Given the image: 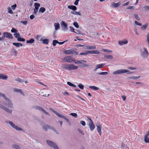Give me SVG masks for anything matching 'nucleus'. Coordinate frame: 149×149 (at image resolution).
<instances>
[{
    "mask_svg": "<svg viewBox=\"0 0 149 149\" xmlns=\"http://www.w3.org/2000/svg\"><path fill=\"white\" fill-rule=\"evenodd\" d=\"M5 122L9 124L13 128L15 129L16 130L22 131H24V130L22 128L19 127L18 126L16 125L11 121H5Z\"/></svg>",
    "mask_w": 149,
    "mask_h": 149,
    "instance_id": "nucleus-5",
    "label": "nucleus"
},
{
    "mask_svg": "<svg viewBox=\"0 0 149 149\" xmlns=\"http://www.w3.org/2000/svg\"><path fill=\"white\" fill-rule=\"evenodd\" d=\"M134 16L135 18L137 20H139L140 19V18L139 17L138 15L136 14H134Z\"/></svg>",
    "mask_w": 149,
    "mask_h": 149,
    "instance_id": "nucleus-38",
    "label": "nucleus"
},
{
    "mask_svg": "<svg viewBox=\"0 0 149 149\" xmlns=\"http://www.w3.org/2000/svg\"><path fill=\"white\" fill-rule=\"evenodd\" d=\"M149 136V134L147 133L144 136V141L146 143H149V138L148 137Z\"/></svg>",
    "mask_w": 149,
    "mask_h": 149,
    "instance_id": "nucleus-16",
    "label": "nucleus"
},
{
    "mask_svg": "<svg viewBox=\"0 0 149 149\" xmlns=\"http://www.w3.org/2000/svg\"><path fill=\"white\" fill-rule=\"evenodd\" d=\"M0 97H3L6 100V103L5 104V105L8 106V107L10 108H13V103L4 94L0 92Z\"/></svg>",
    "mask_w": 149,
    "mask_h": 149,
    "instance_id": "nucleus-2",
    "label": "nucleus"
},
{
    "mask_svg": "<svg viewBox=\"0 0 149 149\" xmlns=\"http://www.w3.org/2000/svg\"><path fill=\"white\" fill-rule=\"evenodd\" d=\"M8 38L10 39H12L13 36L12 34L8 32H6L3 34L2 38Z\"/></svg>",
    "mask_w": 149,
    "mask_h": 149,
    "instance_id": "nucleus-8",
    "label": "nucleus"
},
{
    "mask_svg": "<svg viewBox=\"0 0 149 149\" xmlns=\"http://www.w3.org/2000/svg\"><path fill=\"white\" fill-rule=\"evenodd\" d=\"M121 97L122 98L123 100L124 101L126 100V97L125 95H121Z\"/></svg>",
    "mask_w": 149,
    "mask_h": 149,
    "instance_id": "nucleus-56",
    "label": "nucleus"
},
{
    "mask_svg": "<svg viewBox=\"0 0 149 149\" xmlns=\"http://www.w3.org/2000/svg\"><path fill=\"white\" fill-rule=\"evenodd\" d=\"M62 61L63 62L69 63H73V62H74L76 64H82L84 65H86L85 63L86 62L85 61L81 60L76 61L74 58H71L70 56L64 57L62 58Z\"/></svg>",
    "mask_w": 149,
    "mask_h": 149,
    "instance_id": "nucleus-1",
    "label": "nucleus"
},
{
    "mask_svg": "<svg viewBox=\"0 0 149 149\" xmlns=\"http://www.w3.org/2000/svg\"><path fill=\"white\" fill-rule=\"evenodd\" d=\"M147 41L148 43V45H149V32L147 34Z\"/></svg>",
    "mask_w": 149,
    "mask_h": 149,
    "instance_id": "nucleus-55",
    "label": "nucleus"
},
{
    "mask_svg": "<svg viewBox=\"0 0 149 149\" xmlns=\"http://www.w3.org/2000/svg\"><path fill=\"white\" fill-rule=\"evenodd\" d=\"M120 5V2H118L117 3H111L112 6L114 8H117Z\"/></svg>",
    "mask_w": 149,
    "mask_h": 149,
    "instance_id": "nucleus-21",
    "label": "nucleus"
},
{
    "mask_svg": "<svg viewBox=\"0 0 149 149\" xmlns=\"http://www.w3.org/2000/svg\"><path fill=\"white\" fill-rule=\"evenodd\" d=\"M63 69L69 70L77 69L78 68L77 66H63Z\"/></svg>",
    "mask_w": 149,
    "mask_h": 149,
    "instance_id": "nucleus-10",
    "label": "nucleus"
},
{
    "mask_svg": "<svg viewBox=\"0 0 149 149\" xmlns=\"http://www.w3.org/2000/svg\"><path fill=\"white\" fill-rule=\"evenodd\" d=\"M87 118L88 119L90 120L89 122V126L90 130L92 131L95 128V125L91 118L89 117H87Z\"/></svg>",
    "mask_w": 149,
    "mask_h": 149,
    "instance_id": "nucleus-11",
    "label": "nucleus"
},
{
    "mask_svg": "<svg viewBox=\"0 0 149 149\" xmlns=\"http://www.w3.org/2000/svg\"><path fill=\"white\" fill-rule=\"evenodd\" d=\"M12 147L16 149H20L21 148V147L18 145L17 144H13Z\"/></svg>",
    "mask_w": 149,
    "mask_h": 149,
    "instance_id": "nucleus-28",
    "label": "nucleus"
},
{
    "mask_svg": "<svg viewBox=\"0 0 149 149\" xmlns=\"http://www.w3.org/2000/svg\"><path fill=\"white\" fill-rule=\"evenodd\" d=\"M78 86L81 89H84V86L81 84H79Z\"/></svg>",
    "mask_w": 149,
    "mask_h": 149,
    "instance_id": "nucleus-48",
    "label": "nucleus"
},
{
    "mask_svg": "<svg viewBox=\"0 0 149 149\" xmlns=\"http://www.w3.org/2000/svg\"><path fill=\"white\" fill-rule=\"evenodd\" d=\"M67 84L69 86H72L73 84H72L69 81H68L67 82Z\"/></svg>",
    "mask_w": 149,
    "mask_h": 149,
    "instance_id": "nucleus-64",
    "label": "nucleus"
},
{
    "mask_svg": "<svg viewBox=\"0 0 149 149\" xmlns=\"http://www.w3.org/2000/svg\"><path fill=\"white\" fill-rule=\"evenodd\" d=\"M0 108H1V109H3L5 111L8 113H12V110L8 108L5 106H4L1 103H0Z\"/></svg>",
    "mask_w": 149,
    "mask_h": 149,
    "instance_id": "nucleus-12",
    "label": "nucleus"
},
{
    "mask_svg": "<svg viewBox=\"0 0 149 149\" xmlns=\"http://www.w3.org/2000/svg\"><path fill=\"white\" fill-rule=\"evenodd\" d=\"M127 43L128 41L126 39L122 41H118V44L121 45H122L124 44H126Z\"/></svg>",
    "mask_w": 149,
    "mask_h": 149,
    "instance_id": "nucleus-17",
    "label": "nucleus"
},
{
    "mask_svg": "<svg viewBox=\"0 0 149 149\" xmlns=\"http://www.w3.org/2000/svg\"><path fill=\"white\" fill-rule=\"evenodd\" d=\"M34 5L35 6V9H36V10H38L40 6V4L39 3H34Z\"/></svg>",
    "mask_w": 149,
    "mask_h": 149,
    "instance_id": "nucleus-27",
    "label": "nucleus"
},
{
    "mask_svg": "<svg viewBox=\"0 0 149 149\" xmlns=\"http://www.w3.org/2000/svg\"><path fill=\"white\" fill-rule=\"evenodd\" d=\"M50 110L51 111H52L53 113H55L56 115L58 116L59 117L65 120L68 122V124L70 125H71V123L70 122L69 120L67 118V117L61 115L60 114H59L58 113V112H56V111L52 109H50Z\"/></svg>",
    "mask_w": 149,
    "mask_h": 149,
    "instance_id": "nucleus-6",
    "label": "nucleus"
},
{
    "mask_svg": "<svg viewBox=\"0 0 149 149\" xmlns=\"http://www.w3.org/2000/svg\"><path fill=\"white\" fill-rule=\"evenodd\" d=\"M97 127V130L98 131V133H99L100 136L101 134V127L102 125L99 123H98L96 125Z\"/></svg>",
    "mask_w": 149,
    "mask_h": 149,
    "instance_id": "nucleus-14",
    "label": "nucleus"
},
{
    "mask_svg": "<svg viewBox=\"0 0 149 149\" xmlns=\"http://www.w3.org/2000/svg\"><path fill=\"white\" fill-rule=\"evenodd\" d=\"M85 49H95L96 48V46L94 45L90 46L87 45L85 47Z\"/></svg>",
    "mask_w": 149,
    "mask_h": 149,
    "instance_id": "nucleus-19",
    "label": "nucleus"
},
{
    "mask_svg": "<svg viewBox=\"0 0 149 149\" xmlns=\"http://www.w3.org/2000/svg\"><path fill=\"white\" fill-rule=\"evenodd\" d=\"M128 69L132 70H134L136 69V68L133 67H130L128 68Z\"/></svg>",
    "mask_w": 149,
    "mask_h": 149,
    "instance_id": "nucleus-63",
    "label": "nucleus"
},
{
    "mask_svg": "<svg viewBox=\"0 0 149 149\" xmlns=\"http://www.w3.org/2000/svg\"><path fill=\"white\" fill-rule=\"evenodd\" d=\"M62 29L64 31H66L68 29L67 24L64 22L62 21L61 24Z\"/></svg>",
    "mask_w": 149,
    "mask_h": 149,
    "instance_id": "nucleus-13",
    "label": "nucleus"
},
{
    "mask_svg": "<svg viewBox=\"0 0 149 149\" xmlns=\"http://www.w3.org/2000/svg\"><path fill=\"white\" fill-rule=\"evenodd\" d=\"M73 24L76 28H78L79 27V25L77 22H74Z\"/></svg>",
    "mask_w": 149,
    "mask_h": 149,
    "instance_id": "nucleus-39",
    "label": "nucleus"
},
{
    "mask_svg": "<svg viewBox=\"0 0 149 149\" xmlns=\"http://www.w3.org/2000/svg\"><path fill=\"white\" fill-rule=\"evenodd\" d=\"M89 88L91 89L95 90H97L99 89L98 88L94 86H89Z\"/></svg>",
    "mask_w": 149,
    "mask_h": 149,
    "instance_id": "nucleus-32",
    "label": "nucleus"
},
{
    "mask_svg": "<svg viewBox=\"0 0 149 149\" xmlns=\"http://www.w3.org/2000/svg\"><path fill=\"white\" fill-rule=\"evenodd\" d=\"M17 40L19 41H23V42H24L25 41V40L24 38H21V37H18L17 38Z\"/></svg>",
    "mask_w": 149,
    "mask_h": 149,
    "instance_id": "nucleus-37",
    "label": "nucleus"
},
{
    "mask_svg": "<svg viewBox=\"0 0 149 149\" xmlns=\"http://www.w3.org/2000/svg\"><path fill=\"white\" fill-rule=\"evenodd\" d=\"M68 8L73 10V11H74L77 9V7L73 5L69 6H68Z\"/></svg>",
    "mask_w": 149,
    "mask_h": 149,
    "instance_id": "nucleus-22",
    "label": "nucleus"
},
{
    "mask_svg": "<svg viewBox=\"0 0 149 149\" xmlns=\"http://www.w3.org/2000/svg\"><path fill=\"white\" fill-rule=\"evenodd\" d=\"M98 74L100 75H106L107 74H108V73L107 72H105L99 73Z\"/></svg>",
    "mask_w": 149,
    "mask_h": 149,
    "instance_id": "nucleus-53",
    "label": "nucleus"
},
{
    "mask_svg": "<svg viewBox=\"0 0 149 149\" xmlns=\"http://www.w3.org/2000/svg\"><path fill=\"white\" fill-rule=\"evenodd\" d=\"M104 57L105 58L108 59H112L113 58V56L112 55H104Z\"/></svg>",
    "mask_w": 149,
    "mask_h": 149,
    "instance_id": "nucleus-35",
    "label": "nucleus"
},
{
    "mask_svg": "<svg viewBox=\"0 0 149 149\" xmlns=\"http://www.w3.org/2000/svg\"><path fill=\"white\" fill-rule=\"evenodd\" d=\"M34 41V40L33 39H31L29 40H28L26 41V43H27L32 44L33 43Z\"/></svg>",
    "mask_w": 149,
    "mask_h": 149,
    "instance_id": "nucleus-31",
    "label": "nucleus"
},
{
    "mask_svg": "<svg viewBox=\"0 0 149 149\" xmlns=\"http://www.w3.org/2000/svg\"><path fill=\"white\" fill-rule=\"evenodd\" d=\"M144 8L146 10H149V6H146L144 7Z\"/></svg>",
    "mask_w": 149,
    "mask_h": 149,
    "instance_id": "nucleus-62",
    "label": "nucleus"
},
{
    "mask_svg": "<svg viewBox=\"0 0 149 149\" xmlns=\"http://www.w3.org/2000/svg\"><path fill=\"white\" fill-rule=\"evenodd\" d=\"M42 111V112H43V113H45V114L47 115L48 116H50V115H49V113L47 112V111H46L45 109H44L43 108Z\"/></svg>",
    "mask_w": 149,
    "mask_h": 149,
    "instance_id": "nucleus-43",
    "label": "nucleus"
},
{
    "mask_svg": "<svg viewBox=\"0 0 149 149\" xmlns=\"http://www.w3.org/2000/svg\"><path fill=\"white\" fill-rule=\"evenodd\" d=\"M70 28L71 31L72 32L74 33L75 32V31H74V29L72 27L70 26Z\"/></svg>",
    "mask_w": 149,
    "mask_h": 149,
    "instance_id": "nucleus-58",
    "label": "nucleus"
},
{
    "mask_svg": "<svg viewBox=\"0 0 149 149\" xmlns=\"http://www.w3.org/2000/svg\"><path fill=\"white\" fill-rule=\"evenodd\" d=\"M11 32L12 33H17L18 32V31L17 30L14 28H12V29L11 30Z\"/></svg>",
    "mask_w": 149,
    "mask_h": 149,
    "instance_id": "nucleus-41",
    "label": "nucleus"
},
{
    "mask_svg": "<svg viewBox=\"0 0 149 149\" xmlns=\"http://www.w3.org/2000/svg\"><path fill=\"white\" fill-rule=\"evenodd\" d=\"M91 51V54H99L100 53L99 51L97 50H93Z\"/></svg>",
    "mask_w": 149,
    "mask_h": 149,
    "instance_id": "nucleus-34",
    "label": "nucleus"
},
{
    "mask_svg": "<svg viewBox=\"0 0 149 149\" xmlns=\"http://www.w3.org/2000/svg\"><path fill=\"white\" fill-rule=\"evenodd\" d=\"M13 91L15 92H17L20 93L22 95L24 96L25 95L24 92L22 91L21 89H18L16 88H13Z\"/></svg>",
    "mask_w": 149,
    "mask_h": 149,
    "instance_id": "nucleus-15",
    "label": "nucleus"
},
{
    "mask_svg": "<svg viewBox=\"0 0 149 149\" xmlns=\"http://www.w3.org/2000/svg\"><path fill=\"white\" fill-rule=\"evenodd\" d=\"M17 6V5L16 4H15L14 5H12V6H11V8H12L13 9V10H14L15 9L16 7Z\"/></svg>",
    "mask_w": 149,
    "mask_h": 149,
    "instance_id": "nucleus-57",
    "label": "nucleus"
},
{
    "mask_svg": "<svg viewBox=\"0 0 149 149\" xmlns=\"http://www.w3.org/2000/svg\"><path fill=\"white\" fill-rule=\"evenodd\" d=\"M80 124H81L83 126H85L86 125V123L84 121L82 120L80 121Z\"/></svg>",
    "mask_w": 149,
    "mask_h": 149,
    "instance_id": "nucleus-47",
    "label": "nucleus"
},
{
    "mask_svg": "<svg viewBox=\"0 0 149 149\" xmlns=\"http://www.w3.org/2000/svg\"><path fill=\"white\" fill-rule=\"evenodd\" d=\"M64 53L65 54H72L74 55H76L78 54V52L73 49H70L65 50L64 51Z\"/></svg>",
    "mask_w": 149,
    "mask_h": 149,
    "instance_id": "nucleus-7",
    "label": "nucleus"
},
{
    "mask_svg": "<svg viewBox=\"0 0 149 149\" xmlns=\"http://www.w3.org/2000/svg\"><path fill=\"white\" fill-rule=\"evenodd\" d=\"M102 50L104 52H112V51H110L107 49H103Z\"/></svg>",
    "mask_w": 149,
    "mask_h": 149,
    "instance_id": "nucleus-52",
    "label": "nucleus"
},
{
    "mask_svg": "<svg viewBox=\"0 0 149 149\" xmlns=\"http://www.w3.org/2000/svg\"><path fill=\"white\" fill-rule=\"evenodd\" d=\"M54 26L55 27V30H57L59 29L60 28L59 24L58 23H55L54 24Z\"/></svg>",
    "mask_w": 149,
    "mask_h": 149,
    "instance_id": "nucleus-24",
    "label": "nucleus"
},
{
    "mask_svg": "<svg viewBox=\"0 0 149 149\" xmlns=\"http://www.w3.org/2000/svg\"><path fill=\"white\" fill-rule=\"evenodd\" d=\"M13 44L17 47H19L20 46H23L22 44L19 42H14Z\"/></svg>",
    "mask_w": 149,
    "mask_h": 149,
    "instance_id": "nucleus-25",
    "label": "nucleus"
},
{
    "mask_svg": "<svg viewBox=\"0 0 149 149\" xmlns=\"http://www.w3.org/2000/svg\"><path fill=\"white\" fill-rule=\"evenodd\" d=\"M45 9L44 7H41L40 8L39 12V13H43L45 10Z\"/></svg>",
    "mask_w": 149,
    "mask_h": 149,
    "instance_id": "nucleus-30",
    "label": "nucleus"
},
{
    "mask_svg": "<svg viewBox=\"0 0 149 149\" xmlns=\"http://www.w3.org/2000/svg\"><path fill=\"white\" fill-rule=\"evenodd\" d=\"M47 126H49V125H45V126H43L42 127V128L43 129L46 131H47V128H48V127Z\"/></svg>",
    "mask_w": 149,
    "mask_h": 149,
    "instance_id": "nucleus-36",
    "label": "nucleus"
},
{
    "mask_svg": "<svg viewBox=\"0 0 149 149\" xmlns=\"http://www.w3.org/2000/svg\"><path fill=\"white\" fill-rule=\"evenodd\" d=\"M58 43V41L56 40H54L53 41V45L54 46H56V44Z\"/></svg>",
    "mask_w": 149,
    "mask_h": 149,
    "instance_id": "nucleus-44",
    "label": "nucleus"
},
{
    "mask_svg": "<svg viewBox=\"0 0 149 149\" xmlns=\"http://www.w3.org/2000/svg\"><path fill=\"white\" fill-rule=\"evenodd\" d=\"M70 115L75 117H77V114L75 113H70Z\"/></svg>",
    "mask_w": 149,
    "mask_h": 149,
    "instance_id": "nucleus-49",
    "label": "nucleus"
},
{
    "mask_svg": "<svg viewBox=\"0 0 149 149\" xmlns=\"http://www.w3.org/2000/svg\"><path fill=\"white\" fill-rule=\"evenodd\" d=\"M46 142L47 145L50 147L54 149H59L57 145L54 142L48 140H46Z\"/></svg>",
    "mask_w": 149,
    "mask_h": 149,
    "instance_id": "nucleus-4",
    "label": "nucleus"
},
{
    "mask_svg": "<svg viewBox=\"0 0 149 149\" xmlns=\"http://www.w3.org/2000/svg\"><path fill=\"white\" fill-rule=\"evenodd\" d=\"M128 73V74H131L133 73L132 72H130L128 70L126 69H121L117 70L113 73V74L118 75L120 74H122L124 73Z\"/></svg>",
    "mask_w": 149,
    "mask_h": 149,
    "instance_id": "nucleus-3",
    "label": "nucleus"
},
{
    "mask_svg": "<svg viewBox=\"0 0 149 149\" xmlns=\"http://www.w3.org/2000/svg\"><path fill=\"white\" fill-rule=\"evenodd\" d=\"M77 130L79 131V132L81 133L82 135H84V132L80 129L79 128H78L77 129Z\"/></svg>",
    "mask_w": 149,
    "mask_h": 149,
    "instance_id": "nucleus-42",
    "label": "nucleus"
},
{
    "mask_svg": "<svg viewBox=\"0 0 149 149\" xmlns=\"http://www.w3.org/2000/svg\"><path fill=\"white\" fill-rule=\"evenodd\" d=\"M8 76L4 75L2 74H0V79L3 80H6L8 78Z\"/></svg>",
    "mask_w": 149,
    "mask_h": 149,
    "instance_id": "nucleus-18",
    "label": "nucleus"
},
{
    "mask_svg": "<svg viewBox=\"0 0 149 149\" xmlns=\"http://www.w3.org/2000/svg\"><path fill=\"white\" fill-rule=\"evenodd\" d=\"M20 23H22L24 25H26L28 23V22L27 21H21Z\"/></svg>",
    "mask_w": 149,
    "mask_h": 149,
    "instance_id": "nucleus-51",
    "label": "nucleus"
},
{
    "mask_svg": "<svg viewBox=\"0 0 149 149\" xmlns=\"http://www.w3.org/2000/svg\"><path fill=\"white\" fill-rule=\"evenodd\" d=\"M12 52L13 55L15 56H16L17 54V51L15 49H13Z\"/></svg>",
    "mask_w": 149,
    "mask_h": 149,
    "instance_id": "nucleus-40",
    "label": "nucleus"
},
{
    "mask_svg": "<svg viewBox=\"0 0 149 149\" xmlns=\"http://www.w3.org/2000/svg\"><path fill=\"white\" fill-rule=\"evenodd\" d=\"M47 127H48V129L53 130L57 134H58V132L57 131V130L55 129L54 127H52V126H50L49 125V126H47Z\"/></svg>",
    "mask_w": 149,
    "mask_h": 149,
    "instance_id": "nucleus-23",
    "label": "nucleus"
},
{
    "mask_svg": "<svg viewBox=\"0 0 149 149\" xmlns=\"http://www.w3.org/2000/svg\"><path fill=\"white\" fill-rule=\"evenodd\" d=\"M35 109L36 110H38L39 111H42V110L43 108L39 106H36L35 107Z\"/></svg>",
    "mask_w": 149,
    "mask_h": 149,
    "instance_id": "nucleus-33",
    "label": "nucleus"
},
{
    "mask_svg": "<svg viewBox=\"0 0 149 149\" xmlns=\"http://www.w3.org/2000/svg\"><path fill=\"white\" fill-rule=\"evenodd\" d=\"M103 66H97L96 68L94 70V71H96L98 69L101 68Z\"/></svg>",
    "mask_w": 149,
    "mask_h": 149,
    "instance_id": "nucleus-50",
    "label": "nucleus"
},
{
    "mask_svg": "<svg viewBox=\"0 0 149 149\" xmlns=\"http://www.w3.org/2000/svg\"><path fill=\"white\" fill-rule=\"evenodd\" d=\"M135 24L136 25H139V26H141L142 25V24L138 22L137 21H135L134 22Z\"/></svg>",
    "mask_w": 149,
    "mask_h": 149,
    "instance_id": "nucleus-54",
    "label": "nucleus"
},
{
    "mask_svg": "<svg viewBox=\"0 0 149 149\" xmlns=\"http://www.w3.org/2000/svg\"><path fill=\"white\" fill-rule=\"evenodd\" d=\"M8 13L12 14L13 13V11L11 10V9L10 8H8Z\"/></svg>",
    "mask_w": 149,
    "mask_h": 149,
    "instance_id": "nucleus-46",
    "label": "nucleus"
},
{
    "mask_svg": "<svg viewBox=\"0 0 149 149\" xmlns=\"http://www.w3.org/2000/svg\"><path fill=\"white\" fill-rule=\"evenodd\" d=\"M71 13L75 15H81V13L79 12H77L75 11H72L71 12Z\"/></svg>",
    "mask_w": 149,
    "mask_h": 149,
    "instance_id": "nucleus-26",
    "label": "nucleus"
},
{
    "mask_svg": "<svg viewBox=\"0 0 149 149\" xmlns=\"http://www.w3.org/2000/svg\"><path fill=\"white\" fill-rule=\"evenodd\" d=\"M148 26V24L147 23L146 24H145L142 25L141 27V29L142 30H144Z\"/></svg>",
    "mask_w": 149,
    "mask_h": 149,
    "instance_id": "nucleus-29",
    "label": "nucleus"
},
{
    "mask_svg": "<svg viewBox=\"0 0 149 149\" xmlns=\"http://www.w3.org/2000/svg\"><path fill=\"white\" fill-rule=\"evenodd\" d=\"M80 0H76L74 3V4L75 5H77L78 4V3Z\"/></svg>",
    "mask_w": 149,
    "mask_h": 149,
    "instance_id": "nucleus-59",
    "label": "nucleus"
},
{
    "mask_svg": "<svg viewBox=\"0 0 149 149\" xmlns=\"http://www.w3.org/2000/svg\"><path fill=\"white\" fill-rule=\"evenodd\" d=\"M14 35L15 38H17L18 37H19L20 36L19 34V33H17V32L15 33Z\"/></svg>",
    "mask_w": 149,
    "mask_h": 149,
    "instance_id": "nucleus-45",
    "label": "nucleus"
},
{
    "mask_svg": "<svg viewBox=\"0 0 149 149\" xmlns=\"http://www.w3.org/2000/svg\"><path fill=\"white\" fill-rule=\"evenodd\" d=\"M16 80L19 82H24V81H23V80H22L21 79H17Z\"/></svg>",
    "mask_w": 149,
    "mask_h": 149,
    "instance_id": "nucleus-60",
    "label": "nucleus"
},
{
    "mask_svg": "<svg viewBox=\"0 0 149 149\" xmlns=\"http://www.w3.org/2000/svg\"><path fill=\"white\" fill-rule=\"evenodd\" d=\"M143 50V51L141 50V56L143 58H146L148 55V53L146 48H144Z\"/></svg>",
    "mask_w": 149,
    "mask_h": 149,
    "instance_id": "nucleus-9",
    "label": "nucleus"
},
{
    "mask_svg": "<svg viewBox=\"0 0 149 149\" xmlns=\"http://www.w3.org/2000/svg\"><path fill=\"white\" fill-rule=\"evenodd\" d=\"M127 79H133V80H134V76L128 77H127Z\"/></svg>",
    "mask_w": 149,
    "mask_h": 149,
    "instance_id": "nucleus-61",
    "label": "nucleus"
},
{
    "mask_svg": "<svg viewBox=\"0 0 149 149\" xmlns=\"http://www.w3.org/2000/svg\"><path fill=\"white\" fill-rule=\"evenodd\" d=\"M39 41H42V43L44 44H47L49 42L48 39H43L42 38H41L39 40Z\"/></svg>",
    "mask_w": 149,
    "mask_h": 149,
    "instance_id": "nucleus-20",
    "label": "nucleus"
}]
</instances>
